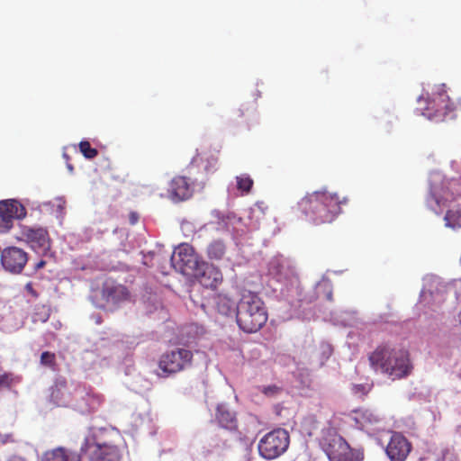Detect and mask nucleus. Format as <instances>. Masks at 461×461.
Instances as JSON below:
<instances>
[{
	"label": "nucleus",
	"instance_id": "obj_17",
	"mask_svg": "<svg viewBox=\"0 0 461 461\" xmlns=\"http://www.w3.org/2000/svg\"><path fill=\"white\" fill-rule=\"evenodd\" d=\"M432 108H434L436 112L443 114L456 109V104L450 99L445 85H440L436 87L432 96Z\"/></svg>",
	"mask_w": 461,
	"mask_h": 461
},
{
	"label": "nucleus",
	"instance_id": "obj_14",
	"mask_svg": "<svg viewBox=\"0 0 461 461\" xmlns=\"http://www.w3.org/2000/svg\"><path fill=\"white\" fill-rule=\"evenodd\" d=\"M101 294L104 300L113 303H119L128 300L130 297L127 287L111 278L106 279L103 283Z\"/></svg>",
	"mask_w": 461,
	"mask_h": 461
},
{
	"label": "nucleus",
	"instance_id": "obj_6",
	"mask_svg": "<svg viewBox=\"0 0 461 461\" xmlns=\"http://www.w3.org/2000/svg\"><path fill=\"white\" fill-rule=\"evenodd\" d=\"M322 447L330 461H362L363 452L351 448L348 443L337 433H328L323 438Z\"/></svg>",
	"mask_w": 461,
	"mask_h": 461
},
{
	"label": "nucleus",
	"instance_id": "obj_19",
	"mask_svg": "<svg viewBox=\"0 0 461 461\" xmlns=\"http://www.w3.org/2000/svg\"><path fill=\"white\" fill-rule=\"evenodd\" d=\"M215 419L222 429L230 431H236L238 429V421L235 414L224 404H219L217 406Z\"/></svg>",
	"mask_w": 461,
	"mask_h": 461
},
{
	"label": "nucleus",
	"instance_id": "obj_3",
	"mask_svg": "<svg viewBox=\"0 0 461 461\" xmlns=\"http://www.w3.org/2000/svg\"><path fill=\"white\" fill-rule=\"evenodd\" d=\"M121 440L117 432L94 430L85 438L81 451L89 455L90 461H123V450L118 446Z\"/></svg>",
	"mask_w": 461,
	"mask_h": 461
},
{
	"label": "nucleus",
	"instance_id": "obj_34",
	"mask_svg": "<svg viewBox=\"0 0 461 461\" xmlns=\"http://www.w3.org/2000/svg\"><path fill=\"white\" fill-rule=\"evenodd\" d=\"M38 315L39 314L36 313L34 321H41L42 322H45L48 320V318H49V313H44L42 316H40L39 319L37 318Z\"/></svg>",
	"mask_w": 461,
	"mask_h": 461
},
{
	"label": "nucleus",
	"instance_id": "obj_4",
	"mask_svg": "<svg viewBox=\"0 0 461 461\" xmlns=\"http://www.w3.org/2000/svg\"><path fill=\"white\" fill-rule=\"evenodd\" d=\"M268 314L263 300L256 293L244 292L237 304L236 321L247 333L258 331L267 321Z\"/></svg>",
	"mask_w": 461,
	"mask_h": 461
},
{
	"label": "nucleus",
	"instance_id": "obj_9",
	"mask_svg": "<svg viewBox=\"0 0 461 461\" xmlns=\"http://www.w3.org/2000/svg\"><path fill=\"white\" fill-rule=\"evenodd\" d=\"M104 396L92 389L77 385L74 387V407L82 413L96 411L104 402Z\"/></svg>",
	"mask_w": 461,
	"mask_h": 461
},
{
	"label": "nucleus",
	"instance_id": "obj_28",
	"mask_svg": "<svg viewBox=\"0 0 461 461\" xmlns=\"http://www.w3.org/2000/svg\"><path fill=\"white\" fill-rule=\"evenodd\" d=\"M79 150L83 154L86 158L92 159L95 158L98 154L96 149L92 148L89 141L83 140L79 143Z\"/></svg>",
	"mask_w": 461,
	"mask_h": 461
},
{
	"label": "nucleus",
	"instance_id": "obj_12",
	"mask_svg": "<svg viewBox=\"0 0 461 461\" xmlns=\"http://www.w3.org/2000/svg\"><path fill=\"white\" fill-rule=\"evenodd\" d=\"M2 265L7 271L19 274L28 261L27 253L17 247L5 249L1 254Z\"/></svg>",
	"mask_w": 461,
	"mask_h": 461
},
{
	"label": "nucleus",
	"instance_id": "obj_18",
	"mask_svg": "<svg viewBox=\"0 0 461 461\" xmlns=\"http://www.w3.org/2000/svg\"><path fill=\"white\" fill-rule=\"evenodd\" d=\"M0 212L11 221L14 219H23L26 216L25 207L14 199L1 201Z\"/></svg>",
	"mask_w": 461,
	"mask_h": 461
},
{
	"label": "nucleus",
	"instance_id": "obj_26",
	"mask_svg": "<svg viewBox=\"0 0 461 461\" xmlns=\"http://www.w3.org/2000/svg\"><path fill=\"white\" fill-rule=\"evenodd\" d=\"M20 382V379L11 372H3L0 374V391L10 389L14 384Z\"/></svg>",
	"mask_w": 461,
	"mask_h": 461
},
{
	"label": "nucleus",
	"instance_id": "obj_22",
	"mask_svg": "<svg viewBox=\"0 0 461 461\" xmlns=\"http://www.w3.org/2000/svg\"><path fill=\"white\" fill-rule=\"evenodd\" d=\"M353 413V420L360 429L367 428L379 420L378 417L369 410L359 409L354 411Z\"/></svg>",
	"mask_w": 461,
	"mask_h": 461
},
{
	"label": "nucleus",
	"instance_id": "obj_30",
	"mask_svg": "<svg viewBox=\"0 0 461 461\" xmlns=\"http://www.w3.org/2000/svg\"><path fill=\"white\" fill-rule=\"evenodd\" d=\"M13 227V221L6 219L1 212H0V233H4L8 231Z\"/></svg>",
	"mask_w": 461,
	"mask_h": 461
},
{
	"label": "nucleus",
	"instance_id": "obj_5",
	"mask_svg": "<svg viewBox=\"0 0 461 461\" xmlns=\"http://www.w3.org/2000/svg\"><path fill=\"white\" fill-rule=\"evenodd\" d=\"M194 354L185 348H176L164 352L158 358V366L161 377H167L192 366Z\"/></svg>",
	"mask_w": 461,
	"mask_h": 461
},
{
	"label": "nucleus",
	"instance_id": "obj_36",
	"mask_svg": "<svg viewBox=\"0 0 461 461\" xmlns=\"http://www.w3.org/2000/svg\"><path fill=\"white\" fill-rule=\"evenodd\" d=\"M46 265V262L44 260H41L39 261L36 266H35V269H40V268H42L44 266Z\"/></svg>",
	"mask_w": 461,
	"mask_h": 461
},
{
	"label": "nucleus",
	"instance_id": "obj_29",
	"mask_svg": "<svg viewBox=\"0 0 461 461\" xmlns=\"http://www.w3.org/2000/svg\"><path fill=\"white\" fill-rule=\"evenodd\" d=\"M41 364L51 368L52 370H56L57 363L55 354L50 351L42 352L41 356Z\"/></svg>",
	"mask_w": 461,
	"mask_h": 461
},
{
	"label": "nucleus",
	"instance_id": "obj_35",
	"mask_svg": "<svg viewBox=\"0 0 461 461\" xmlns=\"http://www.w3.org/2000/svg\"><path fill=\"white\" fill-rule=\"evenodd\" d=\"M8 461H26L25 458L19 456H11Z\"/></svg>",
	"mask_w": 461,
	"mask_h": 461
},
{
	"label": "nucleus",
	"instance_id": "obj_15",
	"mask_svg": "<svg viewBox=\"0 0 461 461\" xmlns=\"http://www.w3.org/2000/svg\"><path fill=\"white\" fill-rule=\"evenodd\" d=\"M50 397L56 405L68 406L74 402V391L69 390L65 378H58L50 387Z\"/></svg>",
	"mask_w": 461,
	"mask_h": 461
},
{
	"label": "nucleus",
	"instance_id": "obj_21",
	"mask_svg": "<svg viewBox=\"0 0 461 461\" xmlns=\"http://www.w3.org/2000/svg\"><path fill=\"white\" fill-rule=\"evenodd\" d=\"M41 461H78V456L64 447H56L46 451Z\"/></svg>",
	"mask_w": 461,
	"mask_h": 461
},
{
	"label": "nucleus",
	"instance_id": "obj_13",
	"mask_svg": "<svg viewBox=\"0 0 461 461\" xmlns=\"http://www.w3.org/2000/svg\"><path fill=\"white\" fill-rule=\"evenodd\" d=\"M193 276L203 287L212 290L217 289L223 281L221 271L205 261H202L199 269Z\"/></svg>",
	"mask_w": 461,
	"mask_h": 461
},
{
	"label": "nucleus",
	"instance_id": "obj_16",
	"mask_svg": "<svg viewBox=\"0 0 461 461\" xmlns=\"http://www.w3.org/2000/svg\"><path fill=\"white\" fill-rule=\"evenodd\" d=\"M21 234L23 239L29 243L32 249H44L48 245L49 233L44 228L23 226Z\"/></svg>",
	"mask_w": 461,
	"mask_h": 461
},
{
	"label": "nucleus",
	"instance_id": "obj_38",
	"mask_svg": "<svg viewBox=\"0 0 461 461\" xmlns=\"http://www.w3.org/2000/svg\"><path fill=\"white\" fill-rule=\"evenodd\" d=\"M294 289H295L296 294L300 297L302 295L301 288L299 286H295Z\"/></svg>",
	"mask_w": 461,
	"mask_h": 461
},
{
	"label": "nucleus",
	"instance_id": "obj_37",
	"mask_svg": "<svg viewBox=\"0 0 461 461\" xmlns=\"http://www.w3.org/2000/svg\"><path fill=\"white\" fill-rule=\"evenodd\" d=\"M302 301H303V300H302L301 298H299V299L297 300V303H295V302H294L293 300H291V301H290V303H291V304H292V305H294V306H295V307H296V306H298V307H299V306H300V303H301Z\"/></svg>",
	"mask_w": 461,
	"mask_h": 461
},
{
	"label": "nucleus",
	"instance_id": "obj_25",
	"mask_svg": "<svg viewBox=\"0 0 461 461\" xmlns=\"http://www.w3.org/2000/svg\"><path fill=\"white\" fill-rule=\"evenodd\" d=\"M444 220L447 227H461V209L448 210L445 215Z\"/></svg>",
	"mask_w": 461,
	"mask_h": 461
},
{
	"label": "nucleus",
	"instance_id": "obj_23",
	"mask_svg": "<svg viewBox=\"0 0 461 461\" xmlns=\"http://www.w3.org/2000/svg\"><path fill=\"white\" fill-rule=\"evenodd\" d=\"M226 243L221 239L213 240L209 243L206 249V255L210 260H221L226 254Z\"/></svg>",
	"mask_w": 461,
	"mask_h": 461
},
{
	"label": "nucleus",
	"instance_id": "obj_10",
	"mask_svg": "<svg viewBox=\"0 0 461 461\" xmlns=\"http://www.w3.org/2000/svg\"><path fill=\"white\" fill-rule=\"evenodd\" d=\"M195 181L185 176H176L168 184V197L174 202L186 201L194 193Z\"/></svg>",
	"mask_w": 461,
	"mask_h": 461
},
{
	"label": "nucleus",
	"instance_id": "obj_32",
	"mask_svg": "<svg viewBox=\"0 0 461 461\" xmlns=\"http://www.w3.org/2000/svg\"><path fill=\"white\" fill-rule=\"evenodd\" d=\"M25 290L27 291L28 294H30L33 297H38V293L34 290L33 288V285L30 282V283H27L25 285Z\"/></svg>",
	"mask_w": 461,
	"mask_h": 461
},
{
	"label": "nucleus",
	"instance_id": "obj_11",
	"mask_svg": "<svg viewBox=\"0 0 461 461\" xmlns=\"http://www.w3.org/2000/svg\"><path fill=\"white\" fill-rule=\"evenodd\" d=\"M412 448L411 443L400 432H393L385 447L391 461H405Z\"/></svg>",
	"mask_w": 461,
	"mask_h": 461
},
{
	"label": "nucleus",
	"instance_id": "obj_27",
	"mask_svg": "<svg viewBox=\"0 0 461 461\" xmlns=\"http://www.w3.org/2000/svg\"><path fill=\"white\" fill-rule=\"evenodd\" d=\"M315 355L318 357V361L321 365H323L324 362L331 356L332 348L328 344H321L318 349L315 350Z\"/></svg>",
	"mask_w": 461,
	"mask_h": 461
},
{
	"label": "nucleus",
	"instance_id": "obj_31",
	"mask_svg": "<svg viewBox=\"0 0 461 461\" xmlns=\"http://www.w3.org/2000/svg\"><path fill=\"white\" fill-rule=\"evenodd\" d=\"M261 392L267 396H275L281 392V388L277 385L272 384L264 386Z\"/></svg>",
	"mask_w": 461,
	"mask_h": 461
},
{
	"label": "nucleus",
	"instance_id": "obj_24",
	"mask_svg": "<svg viewBox=\"0 0 461 461\" xmlns=\"http://www.w3.org/2000/svg\"><path fill=\"white\" fill-rule=\"evenodd\" d=\"M236 182L237 188L242 194H249L254 185L253 179L246 174L236 176Z\"/></svg>",
	"mask_w": 461,
	"mask_h": 461
},
{
	"label": "nucleus",
	"instance_id": "obj_39",
	"mask_svg": "<svg viewBox=\"0 0 461 461\" xmlns=\"http://www.w3.org/2000/svg\"><path fill=\"white\" fill-rule=\"evenodd\" d=\"M228 446H229V444L227 443V441H224L223 442V447H228Z\"/></svg>",
	"mask_w": 461,
	"mask_h": 461
},
{
	"label": "nucleus",
	"instance_id": "obj_33",
	"mask_svg": "<svg viewBox=\"0 0 461 461\" xmlns=\"http://www.w3.org/2000/svg\"><path fill=\"white\" fill-rule=\"evenodd\" d=\"M139 221V214L136 212H131L129 214V221L131 225H134Z\"/></svg>",
	"mask_w": 461,
	"mask_h": 461
},
{
	"label": "nucleus",
	"instance_id": "obj_2",
	"mask_svg": "<svg viewBox=\"0 0 461 461\" xmlns=\"http://www.w3.org/2000/svg\"><path fill=\"white\" fill-rule=\"evenodd\" d=\"M348 199H340L337 194L315 191L307 194L297 203V210L313 224L330 223L341 212V205Z\"/></svg>",
	"mask_w": 461,
	"mask_h": 461
},
{
	"label": "nucleus",
	"instance_id": "obj_20",
	"mask_svg": "<svg viewBox=\"0 0 461 461\" xmlns=\"http://www.w3.org/2000/svg\"><path fill=\"white\" fill-rule=\"evenodd\" d=\"M214 304L217 312L224 316L230 315L237 311L236 302L225 294H218L214 296Z\"/></svg>",
	"mask_w": 461,
	"mask_h": 461
},
{
	"label": "nucleus",
	"instance_id": "obj_1",
	"mask_svg": "<svg viewBox=\"0 0 461 461\" xmlns=\"http://www.w3.org/2000/svg\"><path fill=\"white\" fill-rule=\"evenodd\" d=\"M370 367L388 378L401 380L409 376L413 369L410 354L403 348L393 347L390 343H381L369 353Z\"/></svg>",
	"mask_w": 461,
	"mask_h": 461
},
{
	"label": "nucleus",
	"instance_id": "obj_7",
	"mask_svg": "<svg viewBox=\"0 0 461 461\" xmlns=\"http://www.w3.org/2000/svg\"><path fill=\"white\" fill-rule=\"evenodd\" d=\"M290 436L287 430L276 429L267 433L258 442V452L266 459H275L288 448Z\"/></svg>",
	"mask_w": 461,
	"mask_h": 461
},
{
	"label": "nucleus",
	"instance_id": "obj_8",
	"mask_svg": "<svg viewBox=\"0 0 461 461\" xmlns=\"http://www.w3.org/2000/svg\"><path fill=\"white\" fill-rule=\"evenodd\" d=\"M170 263L176 271L193 276L199 269L202 261L191 245L183 243L175 249L170 257Z\"/></svg>",
	"mask_w": 461,
	"mask_h": 461
}]
</instances>
